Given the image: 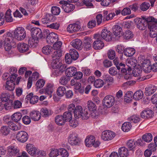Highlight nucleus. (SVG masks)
<instances>
[{
  "label": "nucleus",
  "instance_id": "de8ad7c7",
  "mask_svg": "<svg viewBox=\"0 0 157 157\" xmlns=\"http://www.w3.org/2000/svg\"><path fill=\"white\" fill-rule=\"evenodd\" d=\"M133 93L131 91H128L126 92L124 96V101L127 102H130L132 100Z\"/></svg>",
  "mask_w": 157,
  "mask_h": 157
},
{
  "label": "nucleus",
  "instance_id": "20e7f679",
  "mask_svg": "<svg viewBox=\"0 0 157 157\" xmlns=\"http://www.w3.org/2000/svg\"><path fill=\"white\" fill-rule=\"evenodd\" d=\"M83 110L82 106L80 105L77 106L75 107L74 104H71L68 106V110L73 113L75 117L76 118H79L81 116V114Z\"/></svg>",
  "mask_w": 157,
  "mask_h": 157
},
{
  "label": "nucleus",
  "instance_id": "37998d69",
  "mask_svg": "<svg viewBox=\"0 0 157 157\" xmlns=\"http://www.w3.org/2000/svg\"><path fill=\"white\" fill-rule=\"evenodd\" d=\"M54 49L51 46L47 45L44 47L42 49V52L44 54L48 55L50 54L51 52L53 51Z\"/></svg>",
  "mask_w": 157,
  "mask_h": 157
},
{
  "label": "nucleus",
  "instance_id": "ea45409f",
  "mask_svg": "<svg viewBox=\"0 0 157 157\" xmlns=\"http://www.w3.org/2000/svg\"><path fill=\"white\" fill-rule=\"evenodd\" d=\"M75 8V6L71 4H69L68 2L65 6L63 7V9L66 13H69L72 11Z\"/></svg>",
  "mask_w": 157,
  "mask_h": 157
},
{
  "label": "nucleus",
  "instance_id": "f257e3e1",
  "mask_svg": "<svg viewBox=\"0 0 157 157\" xmlns=\"http://www.w3.org/2000/svg\"><path fill=\"white\" fill-rule=\"evenodd\" d=\"M9 75H10L9 73H4L3 74L2 78L3 80H7L6 82L5 89L11 91L13 90L14 89L15 85L14 82L17 75L16 74H12L9 77H8Z\"/></svg>",
  "mask_w": 157,
  "mask_h": 157
},
{
  "label": "nucleus",
  "instance_id": "2eb2a0df",
  "mask_svg": "<svg viewBox=\"0 0 157 157\" xmlns=\"http://www.w3.org/2000/svg\"><path fill=\"white\" fill-rule=\"evenodd\" d=\"M142 20L141 22L138 25L137 28L141 30H144L147 27L148 21V17H142Z\"/></svg>",
  "mask_w": 157,
  "mask_h": 157
},
{
  "label": "nucleus",
  "instance_id": "0eeeda50",
  "mask_svg": "<svg viewBox=\"0 0 157 157\" xmlns=\"http://www.w3.org/2000/svg\"><path fill=\"white\" fill-rule=\"evenodd\" d=\"M68 142L71 145H78L80 143V140L77 134L75 133L71 134L68 138Z\"/></svg>",
  "mask_w": 157,
  "mask_h": 157
},
{
  "label": "nucleus",
  "instance_id": "8fccbe9b",
  "mask_svg": "<svg viewBox=\"0 0 157 157\" xmlns=\"http://www.w3.org/2000/svg\"><path fill=\"white\" fill-rule=\"evenodd\" d=\"M127 145L130 150H133L136 146V141L134 140H130L127 142Z\"/></svg>",
  "mask_w": 157,
  "mask_h": 157
},
{
  "label": "nucleus",
  "instance_id": "a19ab883",
  "mask_svg": "<svg viewBox=\"0 0 157 157\" xmlns=\"http://www.w3.org/2000/svg\"><path fill=\"white\" fill-rule=\"evenodd\" d=\"M7 124L10 129H12L13 131H17L20 128V127L19 125L17 126L12 121H8Z\"/></svg>",
  "mask_w": 157,
  "mask_h": 157
},
{
  "label": "nucleus",
  "instance_id": "c756f323",
  "mask_svg": "<svg viewBox=\"0 0 157 157\" xmlns=\"http://www.w3.org/2000/svg\"><path fill=\"white\" fill-rule=\"evenodd\" d=\"M95 140V139L94 136H91L90 137L88 136L85 141V145L88 147H91Z\"/></svg>",
  "mask_w": 157,
  "mask_h": 157
},
{
  "label": "nucleus",
  "instance_id": "49530a36",
  "mask_svg": "<svg viewBox=\"0 0 157 157\" xmlns=\"http://www.w3.org/2000/svg\"><path fill=\"white\" fill-rule=\"evenodd\" d=\"M71 57L73 60H76L78 57V54L77 52L75 49H71L70 50V54Z\"/></svg>",
  "mask_w": 157,
  "mask_h": 157
},
{
  "label": "nucleus",
  "instance_id": "052dcab7",
  "mask_svg": "<svg viewBox=\"0 0 157 157\" xmlns=\"http://www.w3.org/2000/svg\"><path fill=\"white\" fill-rule=\"evenodd\" d=\"M60 64L58 59H53L51 63V66L53 69L56 68H59Z\"/></svg>",
  "mask_w": 157,
  "mask_h": 157
},
{
  "label": "nucleus",
  "instance_id": "dca6fc26",
  "mask_svg": "<svg viewBox=\"0 0 157 157\" xmlns=\"http://www.w3.org/2000/svg\"><path fill=\"white\" fill-rule=\"evenodd\" d=\"M156 90L157 87L155 86L150 85L145 88L144 94L147 96H150L153 94Z\"/></svg>",
  "mask_w": 157,
  "mask_h": 157
},
{
  "label": "nucleus",
  "instance_id": "2f4dec72",
  "mask_svg": "<svg viewBox=\"0 0 157 157\" xmlns=\"http://www.w3.org/2000/svg\"><path fill=\"white\" fill-rule=\"evenodd\" d=\"M40 38H37L35 37H33L31 36V37H30L28 40V44L30 47H34L36 46V44L38 40Z\"/></svg>",
  "mask_w": 157,
  "mask_h": 157
},
{
  "label": "nucleus",
  "instance_id": "412c9836",
  "mask_svg": "<svg viewBox=\"0 0 157 157\" xmlns=\"http://www.w3.org/2000/svg\"><path fill=\"white\" fill-rule=\"evenodd\" d=\"M82 42L81 40L78 39H75L72 41L71 44L75 48L77 49L81 50L82 49Z\"/></svg>",
  "mask_w": 157,
  "mask_h": 157
},
{
  "label": "nucleus",
  "instance_id": "864d4df0",
  "mask_svg": "<svg viewBox=\"0 0 157 157\" xmlns=\"http://www.w3.org/2000/svg\"><path fill=\"white\" fill-rule=\"evenodd\" d=\"M54 15L50 13H47L46 14L45 17L44 19H43L42 22L44 21V20L45 21L46 19L47 21H53L56 19V17L54 16Z\"/></svg>",
  "mask_w": 157,
  "mask_h": 157
},
{
  "label": "nucleus",
  "instance_id": "9d476101",
  "mask_svg": "<svg viewBox=\"0 0 157 157\" xmlns=\"http://www.w3.org/2000/svg\"><path fill=\"white\" fill-rule=\"evenodd\" d=\"M115 136V133L111 131L103 132L101 135V138L104 140H109L112 139Z\"/></svg>",
  "mask_w": 157,
  "mask_h": 157
},
{
  "label": "nucleus",
  "instance_id": "c03bdc74",
  "mask_svg": "<svg viewBox=\"0 0 157 157\" xmlns=\"http://www.w3.org/2000/svg\"><path fill=\"white\" fill-rule=\"evenodd\" d=\"M131 127V124L129 122H126L122 125L121 129L124 132H127L130 130Z\"/></svg>",
  "mask_w": 157,
  "mask_h": 157
},
{
  "label": "nucleus",
  "instance_id": "13d9d810",
  "mask_svg": "<svg viewBox=\"0 0 157 157\" xmlns=\"http://www.w3.org/2000/svg\"><path fill=\"white\" fill-rule=\"evenodd\" d=\"M140 120V118L138 116L133 115L128 118V120L131 123H137Z\"/></svg>",
  "mask_w": 157,
  "mask_h": 157
},
{
  "label": "nucleus",
  "instance_id": "6e6552de",
  "mask_svg": "<svg viewBox=\"0 0 157 157\" xmlns=\"http://www.w3.org/2000/svg\"><path fill=\"white\" fill-rule=\"evenodd\" d=\"M147 27L150 30H156L157 31V20L152 17H148Z\"/></svg>",
  "mask_w": 157,
  "mask_h": 157
},
{
  "label": "nucleus",
  "instance_id": "a18cd8bd",
  "mask_svg": "<svg viewBox=\"0 0 157 157\" xmlns=\"http://www.w3.org/2000/svg\"><path fill=\"white\" fill-rule=\"evenodd\" d=\"M22 115L20 113H16L11 116L12 119L16 122H18L21 119Z\"/></svg>",
  "mask_w": 157,
  "mask_h": 157
},
{
  "label": "nucleus",
  "instance_id": "473e14b6",
  "mask_svg": "<svg viewBox=\"0 0 157 157\" xmlns=\"http://www.w3.org/2000/svg\"><path fill=\"white\" fill-rule=\"evenodd\" d=\"M124 55L130 57L132 56L135 53V50L133 48H126L123 51Z\"/></svg>",
  "mask_w": 157,
  "mask_h": 157
},
{
  "label": "nucleus",
  "instance_id": "680f3d73",
  "mask_svg": "<svg viewBox=\"0 0 157 157\" xmlns=\"http://www.w3.org/2000/svg\"><path fill=\"white\" fill-rule=\"evenodd\" d=\"M45 82L44 80L40 79L38 80L36 84V89L42 88L44 86Z\"/></svg>",
  "mask_w": 157,
  "mask_h": 157
},
{
  "label": "nucleus",
  "instance_id": "79ce46f5",
  "mask_svg": "<svg viewBox=\"0 0 157 157\" xmlns=\"http://www.w3.org/2000/svg\"><path fill=\"white\" fill-rule=\"evenodd\" d=\"M2 102H7L9 103L10 99V95L8 93H3L2 94L0 97Z\"/></svg>",
  "mask_w": 157,
  "mask_h": 157
},
{
  "label": "nucleus",
  "instance_id": "6ab92c4d",
  "mask_svg": "<svg viewBox=\"0 0 157 157\" xmlns=\"http://www.w3.org/2000/svg\"><path fill=\"white\" fill-rule=\"evenodd\" d=\"M39 77V74L37 72L35 71L33 73L32 77H29L28 79L27 85V87L28 89L31 87L33 80H36Z\"/></svg>",
  "mask_w": 157,
  "mask_h": 157
},
{
  "label": "nucleus",
  "instance_id": "423d86ee",
  "mask_svg": "<svg viewBox=\"0 0 157 157\" xmlns=\"http://www.w3.org/2000/svg\"><path fill=\"white\" fill-rule=\"evenodd\" d=\"M114 102V98L111 95L106 96L102 101L103 105L105 106L107 108L113 106Z\"/></svg>",
  "mask_w": 157,
  "mask_h": 157
},
{
  "label": "nucleus",
  "instance_id": "5fc2aeb1",
  "mask_svg": "<svg viewBox=\"0 0 157 157\" xmlns=\"http://www.w3.org/2000/svg\"><path fill=\"white\" fill-rule=\"evenodd\" d=\"M40 113V116H41L44 117H48L50 115L49 111L46 108H42L41 109Z\"/></svg>",
  "mask_w": 157,
  "mask_h": 157
},
{
  "label": "nucleus",
  "instance_id": "e2e57ef3",
  "mask_svg": "<svg viewBox=\"0 0 157 157\" xmlns=\"http://www.w3.org/2000/svg\"><path fill=\"white\" fill-rule=\"evenodd\" d=\"M123 35L124 38L126 39L132 38L133 36L132 32L129 30H127Z\"/></svg>",
  "mask_w": 157,
  "mask_h": 157
},
{
  "label": "nucleus",
  "instance_id": "a878e982",
  "mask_svg": "<svg viewBox=\"0 0 157 157\" xmlns=\"http://www.w3.org/2000/svg\"><path fill=\"white\" fill-rule=\"evenodd\" d=\"M27 98L30 99V103L32 104L36 103L39 100L38 97L36 95L33 96V94L32 93L27 95Z\"/></svg>",
  "mask_w": 157,
  "mask_h": 157
},
{
  "label": "nucleus",
  "instance_id": "f3484780",
  "mask_svg": "<svg viewBox=\"0 0 157 157\" xmlns=\"http://www.w3.org/2000/svg\"><path fill=\"white\" fill-rule=\"evenodd\" d=\"M26 148L28 152L33 156H35L36 152L38 151L37 149L32 144H27L26 145Z\"/></svg>",
  "mask_w": 157,
  "mask_h": 157
},
{
  "label": "nucleus",
  "instance_id": "c9c22d12",
  "mask_svg": "<svg viewBox=\"0 0 157 157\" xmlns=\"http://www.w3.org/2000/svg\"><path fill=\"white\" fill-rule=\"evenodd\" d=\"M72 112L67 111L65 112L62 116L63 117L66 122L69 121L71 120L72 118Z\"/></svg>",
  "mask_w": 157,
  "mask_h": 157
},
{
  "label": "nucleus",
  "instance_id": "bf43d9fd",
  "mask_svg": "<svg viewBox=\"0 0 157 157\" xmlns=\"http://www.w3.org/2000/svg\"><path fill=\"white\" fill-rule=\"evenodd\" d=\"M103 79L106 82H113L114 79L113 77L108 74L104 75L102 76Z\"/></svg>",
  "mask_w": 157,
  "mask_h": 157
},
{
  "label": "nucleus",
  "instance_id": "f704fd0d",
  "mask_svg": "<svg viewBox=\"0 0 157 157\" xmlns=\"http://www.w3.org/2000/svg\"><path fill=\"white\" fill-rule=\"evenodd\" d=\"M53 53L52 55V57L53 59H59V58L62 56L63 51L61 49L58 50H53Z\"/></svg>",
  "mask_w": 157,
  "mask_h": 157
},
{
  "label": "nucleus",
  "instance_id": "5701e85b",
  "mask_svg": "<svg viewBox=\"0 0 157 157\" xmlns=\"http://www.w3.org/2000/svg\"><path fill=\"white\" fill-rule=\"evenodd\" d=\"M76 68L74 67L67 68L65 71L66 76L69 78L74 76L76 72Z\"/></svg>",
  "mask_w": 157,
  "mask_h": 157
},
{
  "label": "nucleus",
  "instance_id": "b1692460",
  "mask_svg": "<svg viewBox=\"0 0 157 157\" xmlns=\"http://www.w3.org/2000/svg\"><path fill=\"white\" fill-rule=\"evenodd\" d=\"M92 43L91 39L85 37L83 43L84 49L86 51L89 50L91 47Z\"/></svg>",
  "mask_w": 157,
  "mask_h": 157
},
{
  "label": "nucleus",
  "instance_id": "0e129e2a",
  "mask_svg": "<svg viewBox=\"0 0 157 157\" xmlns=\"http://www.w3.org/2000/svg\"><path fill=\"white\" fill-rule=\"evenodd\" d=\"M51 12L53 15H58L60 12V9L57 6H53L51 8Z\"/></svg>",
  "mask_w": 157,
  "mask_h": 157
},
{
  "label": "nucleus",
  "instance_id": "cd10ccee",
  "mask_svg": "<svg viewBox=\"0 0 157 157\" xmlns=\"http://www.w3.org/2000/svg\"><path fill=\"white\" fill-rule=\"evenodd\" d=\"M8 152L10 156H15L18 153L19 151L15 147L10 146L8 147Z\"/></svg>",
  "mask_w": 157,
  "mask_h": 157
},
{
  "label": "nucleus",
  "instance_id": "09e8293b",
  "mask_svg": "<svg viewBox=\"0 0 157 157\" xmlns=\"http://www.w3.org/2000/svg\"><path fill=\"white\" fill-rule=\"evenodd\" d=\"M57 94L59 96H63L66 93V90L64 86H61L58 88L57 90Z\"/></svg>",
  "mask_w": 157,
  "mask_h": 157
},
{
  "label": "nucleus",
  "instance_id": "1a4fd4ad",
  "mask_svg": "<svg viewBox=\"0 0 157 157\" xmlns=\"http://www.w3.org/2000/svg\"><path fill=\"white\" fill-rule=\"evenodd\" d=\"M17 140L21 143H24L28 139L27 133L24 131L19 132L16 135Z\"/></svg>",
  "mask_w": 157,
  "mask_h": 157
},
{
  "label": "nucleus",
  "instance_id": "9b49d317",
  "mask_svg": "<svg viewBox=\"0 0 157 157\" xmlns=\"http://www.w3.org/2000/svg\"><path fill=\"white\" fill-rule=\"evenodd\" d=\"M31 36L35 37L37 38L42 39L43 38V34L41 30L38 28L33 27L31 30Z\"/></svg>",
  "mask_w": 157,
  "mask_h": 157
},
{
  "label": "nucleus",
  "instance_id": "69168bd1",
  "mask_svg": "<svg viewBox=\"0 0 157 157\" xmlns=\"http://www.w3.org/2000/svg\"><path fill=\"white\" fill-rule=\"evenodd\" d=\"M60 25L59 22H54L48 25L47 27L52 29L58 30L60 27Z\"/></svg>",
  "mask_w": 157,
  "mask_h": 157
},
{
  "label": "nucleus",
  "instance_id": "7c9ffc66",
  "mask_svg": "<svg viewBox=\"0 0 157 157\" xmlns=\"http://www.w3.org/2000/svg\"><path fill=\"white\" fill-rule=\"evenodd\" d=\"M10 40V38L7 37L3 41L4 46L6 51H9L11 48Z\"/></svg>",
  "mask_w": 157,
  "mask_h": 157
},
{
  "label": "nucleus",
  "instance_id": "f03ea898",
  "mask_svg": "<svg viewBox=\"0 0 157 157\" xmlns=\"http://www.w3.org/2000/svg\"><path fill=\"white\" fill-rule=\"evenodd\" d=\"M7 35L8 37L11 38L12 41H14V39L21 40L25 37L26 33L24 28L18 27L15 29L13 34L8 32L7 33Z\"/></svg>",
  "mask_w": 157,
  "mask_h": 157
},
{
  "label": "nucleus",
  "instance_id": "4d7b16f0",
  "mask_svg": "<svg viewBox=\"0 0 157 157\" xmlns=\"http://www.w3.org/2000/svg\"><path fill=\"white\" fill-rule=\"evenodd\" d=\"M70 78L67 76L62 77L59 80V82L61 84L64 85L67 84L70 80Z\"/></svg>",
  "mask_w": 157,
  "mask_h": 157
},
{
  "label": "nucleus",
  "instance_id": "bb28decb",
  "mask_svg": "<svg viewBox=\"0 0 157 157\" xmlns=\"http://www.w3.org/2000/svg\"><path fill=\"white\" fill-rule=\"evenodd\" d=\"M144 96L143 92L141 90L136 91L133 95V99L136 101H139Z\"/></svg>",
  "mask_w": 157,
  "mask_h": 157
},
{
  "label": "nucleus",
  "instance_id": "c85d7f7f",
  "mask_svg": "<svg viewBox=\"0 0 157 157\" xmlns=\"http://www.w3.org/2000/svg\"><path fill=\"white\" fill-rule=\"evenodd\" d=\"M112 30L113 33L115 36L120 37L119 35L121 33L122 29L120 26L118 25H114L113 27Z\"/></svg>",
  "mask_w": 157,
  "mask_h": 157
},
{
  "label": "nucleus",
  "instance_id": "338daca9",
  "mask_svg": "<svg viewBox=\"0 0 157 157\" xmlns=\"http://www.w3.org/2000/svg\"><path fill=\"white\" fill-rule=\"evenodd\" d=\"M149 62L148 60L145 59V57L144 56H140L139 57L138 59V62L141 64V66L146 63V62Z\"/></svg>",
  "mask_w": 157,
  "mask_h": 157
},
{
  "label": "nucleus",
  "instance_id": "ddd939ff",
  "mask_svg": "<svg viewBox=\"0 0 157 157\" xmlns=\"http://www.w3.org/2000/svg\"><path fill=\"white\" fill-rule=\"evenodd\" d=\"M21 103L19 101L16 100L13 103L12 100H10L9 103H6L4 104L6 107H10L13 106L14 109L20 108L21 106Z\"/></svg>",
  "mask_w": 157,
  "mask_h": 157
},
{
  "label": "nucleus",
  "instance_id": "4468645a",
  "mask_svg": "<svg viewBox=\"0 0 157 157\" xmlns=\"http://www.w3.org/2000/svg\"><path fill=\"white\" fill-rule=\"evenodd\" d=\"M81 29V26L77 24H70L67 28V31L70 33H73L78 31Z\"/></svg>",
  "mask_w": 157,
  "mask_h": 157
},
{
  "label": "nucleus",
  "instance_id": "39448f33",
  "mask_svg": "<svg viewBox=\"0 0 157 157\" xmlns=\"http://www.w3.org/2000/svg\"><path fill=\"white\" fill-rule=\"evenodd\" d=\"M111 33L107 29H104L101 32V34H95L94 37H98V39L105 40L106 41H110L112 40Z\"/></svg>",
  "mask_w": 157,
  "mask_h": 157
},
{
  "label": "nucleus",
  "instance_id": "603ef678",
  "mask_svg": "<svg viewBox=\"0 0 157 157\" xmlns=\"http://www.w3.org/2000/svg\"><path fill=\"white\" fill-rule=\"evenodd\" d=\"M88 110L90 111H93L96 110V107L95 104L91 101H89L87 103Z\"/></svg>",
  "mask_w": 157,
  "mask_h": 157
},
{
  "label": "nucleus",
  "instance_id": "393cba45",
  "mask_svg": "<svg viewBox=\"0 0 157 157\" xmlns=\"http://www.w3.org/2000/svg\"><path fill=\"white\" fill-rule=\"evenodd\" d=\"M30 116L31 119L34 121L39 120L41 117L40 112L36 111H33L30 113Z\"/></svg>",
  "mask_w": 157,
  "mask_h": 157
},
{
  "label": "nucleus",
  "instance_id": "aec40b11",
  "mask_svg": "<svg viewBox=\"0 0 157 157\" xmlns=\"http://www.w3.org/2000/svg\"><path fill=\"white\" fill-rule=\"evenodd\" d=\"M53 85L51 83H48L47 85L46 88L44 89H42L40 90V92L42 91L45 94H48L49 96V98H50L52 97V94L53 91Z\"/></svg>",
  "mask_w": 157,
  "mask_h": 157
},
{
  "label": "nucleus",
  "instance_id": "a211bd4d",
  "mask_svg": "<svg viewBox=\"0 0 157 157\" xmlns=\"http://www.w3.org/2000/svg\"><path fill=\"white\" fill-rule=\"evenodd\" d=\"M97 40L93 43V47L95 49H100L103 48L104 46V44L102 40L98 39V37H94Z\"/></svg>",
  "mask_w": 157,
  "mask_h": 157
},
{
  "label": "nucleus",
  "instance_id": "58836bf2",
  "mask_svg": "<svg viewBox=\"0 0 157 157\" xmlns=\"http://www.w3.org/2000/svg\"><path fill=\"white\" fill-rule=\"evenodd\" d=\"M55 121L56 124L59 125L64 124L65 122L62 115L57 116L55 118Z\"/></svg>",
  "mask_w": 157,
  "mask_h": 157
},
{
  "label": "nucleus",
  "instance_id": "7ed1b4c3",
  "mask_svg": "<svg viewBox=\"0 0 157 157\" xmlns=\"http://www.w3.org/2000/svg\"><path fill=\"white\" fill-rule=\"evenodd\" d=\"M43 34V38H46L47 42L49 44H52L58 40V35L54 32L50 33L48 30H44Z\"/></svg>",
  "mask_w": 157,
  "mask_h": 157
},
{
  "label": "nucleus",
  "instance_id": "774afa93",
  "mask_svg": "<svg viewBox=\"0 0 157 157\" xmlns=\"http://www.w3.org/2000/svg\"><path fill=\"white\" fill-rule=\"evenodd\" d=\"M59 151L57 149H52L49 155V157H56L59 155Z\"/></svg>",
  "mask_w": 157,
  "mask_h": 157
},
{
  "label": "nucleus",
  "instance_id": "3c124183",
  "mask_svg": "<svg viewBox=\"0 0 157 157\" xmlns=\"http://www.w3.org/2000/svg\"><path fill=\"white\" fill-rule=\"evenodd\" d=\"M1 133L3 135L6 136L9 133L10 129L9 126H4L1 128Z\"/></svg>",
  "mask_w": 157,
  "mask_h": 157
},
{
  "label": "nucleus",
  "instance_id": "4be33fe9",
  "mask_svg": "<svg viewBox=\"0 0 157 157\" xmlns=\"http://www.w3.org/2000/svg\"><path fill=\"white\" fill-rule=\"evenodd\" d=\"M17 48L21 53L26 52L29 50V45L25 43H20L18 44Z\"/></svg>",
  "mask_w": 157,
  "mask_h": 157
},
{
  "label": "nucleus",
  "instance_id": "e433bc0d",
  "mask_svg": "<svg viewBox=\"0 0 157 157\" xmlns=\"http://www.w3.org/2000/svg\"><path fill=\"white\" fill-rule=\"evenodd\" d=\"M152 135L151 133H147L143 135L142 136L143 140L146 142H150L152 140Z\"/></svg>",
  "mask_w": 157,
  "mask_h": 157
},
{
  "label": "nucleus",
  "instance_id": "72a5a7b5",
  "mask_svg": "<svg viewBox=\"0 0 157 157\" xmlns=\"http://www.w3.org/2000/svg\"><path fill=\"white\" fill-rule=\"evenodd\" d=\"M120 157H127L128 155V149L124 147H120L118 150Z\"/></svg>",
  "mask_w": 157,
  "mask_h": 157
},
{
  "label": "nucleus",
  "instance_id": "4c0bfd02",
  "mask_svg": "<svg viewBox=\"0 0 157 157\" xmlns=\"http://www.w3.org/2000/svg\"><path fill=\"white\" fill-rule=\"evenodd\" d=\"M90 112L87 109H84L82 112L81 115L80 117L83 120L87 119L90 116Z\"/></svg>",
  "mask_w": 157,
  "mask_h": 157
},
{
  "label": "nucleus",
  "instance_id": "6e6d98bb",
  "mask_svg": "<svg viewBox=\"0 0 157 157\" xmlns=\"http://www.w3.org/2000/svg\"><path fill=\"white\" fill-rule=\"evenodd\" d=\"M104 84L103 80L101 79H98L95 81L94 85L96 87L99 88L102 87Z\"/></svg>",
  "mask_w": 157,
  "mask_h": 157
},
{
  "label": "nucleus",
  "instance_id": "f8f14e48",
  "mask_svg": "<svg viewBox=\"0 0 157 157\" xmlns=\"http://www.w3.org/2000/svg\"><path fill=\"white\" fill-rule=\"evenodd\" d=\"M154 113L152 110L146 109L143 110L140 113L141 117L145 119L152 118L154 116Z\"/></svg>",
  "mask_w": 157,
  "mask_h": 157
}]
</instances>
